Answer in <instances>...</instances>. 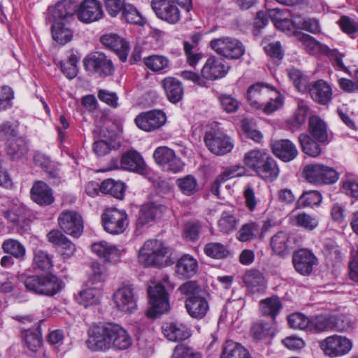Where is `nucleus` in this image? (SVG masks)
<instances>
[{"instance_id":"1","label":"nucleus","mask_w":358,"mask_h":358,"mask_svg":"<svg viewBox=\"0 0 358 358\" xmlns=\"http://www.w3.org/2000/svg\"><path fill=\"white\" fill-rule=\"evenodd\" d=\"M87 348L93 352H104L109 349L123 350L132 343L127 330L114 322H99L92 324L87 331Z\"/></svg>"},{"instance_id":"2","label":"nucleus","mask_w":358,"mask_h":358,"mask_svg":"<svg viewBox=\"0 0 358 358\" xmlns=\"http://www.w3.org/2000/svg\"><path fill=\"white\" fill-rule=\"evenodd\" d=\"M23 284L28 291L48 296H55L64 287L62 281L53 274L28 275Z\"/></svg>"},{"instance_id":"3","label":"nucleus","mask_w":358,"mask_h":358,"mask_svg":"<svg viewBox=\"0 0 358 358\" xmlns=\"http://www.w3.org/2000/svg\"><path fill=\"white\" fill-rule=\"evenodd\" d=\"M169 251L162 241L148 240L139 250L138 262L145 267L162 266Z\"/></svg>"},{"instance_id":"4","label":"nucleus","mask_w":358,"mask_h":358,"mask_svg":"<svg viewBox=\"0 0 358 358\" xmlns=\"http://www.w3.org/2000/svg\"><path fill=\"white\" fill-rule=\"evenodd\" d=\"M303 176L308 182L317 185H331L339 179V173L334 169L322 164L306 165Z\"/></svg>"},{"instance_id":"5","label":"nucleus","mask_w":358,"mask_h":358,"mask_svg":"<svg viewBox=\"0 0 358 358\" xmlns=\"http://www.w3.org/2000/svg\"><path fill=\"white\" fill-rule=\"evenodd\" d=\"M150 308L147 311L148 317L157 318L166 313L170 309L168 292L161 282L150 286L148 289Z\"/></svg>"},{"instance_id":"6","label":"nucleus","mask_w":358,"mask_h":358,"mask_svg":"<svg viewBox=\"0 0 358 358\" xmlns=\"http://www.w3.org/2000/svg\"><path fill=\"white\" fill-rule=\"evenodd\" d=\"M210 46L216 53L229 59H238L245 52L243 43L232 37L214 38Z\"/></svg>"},{"instance_id":"7","label":"nucleus","mask_w":358,"mask_h":358,"mask_svg":"<svg viewBox=\"0 0 358 358\" xmlns=\"http://www.w3.org/2000/svg\"><path fill=\"white\" fill-rule=\"evenodd\" d=\"M101 221L104 230L111 234H122L129 225L126 211L115 208L106 209L101 215Z\"/></svg>"},{"instance_id":"8","label":"nucleus","mask_w":358,"mask_h":358,"mask_svg":"<svg viewBox=\"0 0 358 358\" xmlns=\"http://www.w3.org/2000/svg\"><path fill=\"white\" fill-rule=\"evenodd\" d=\"M299 40L306 51L310 54H324L327 55L329 59L334 62V64L336 65L340 69L344 71L346 70V67L345 66L342 60L344 55L340 53L337 50L330 49L327 45L320 43L313 36L306 34H303L299 37Z\"/></svg>"},{"instance_id":"9","label":"nucleus","mask_w":358,"mask_h":358,"mask_svg":"<svg viewBox=\"0 0 358 358\" xmlns=\"http://www.w3.org/2000/svg\"><path fill=\"white\" fill-rule=\"evenodd\" d=\"M83 65L87 71L102 78L112 76L115 72L112 60L100 52H95L87 55L83 60Z\"/></svg>"},{"instance_id":"10","label":"nucleus","mask_w":358,"mask_h":358,"mask_svg":"<svg viewBox=\"0 0 358 358\" xmlns=\"http://www.w3.org/2000/svg\"><path fill=\"white\" fill-rule=\"evenodd\" d=\"M152 157L155 163L166 172L179 173L185 166L182 159L176 156L175 151L167 146L157 147Z\"/></svg>"},{"instance_id":"11","label":"nucleus","mask_w":358,"mask_h":358,"mask_svg":"<svg viewBox=\"0 0 358 358\" xmlns=\"http://www.w3.org/2000/svg\"><path fill=\"white\" fill-rule=\"evenodd\" d=\"M352 342L345 336L333 335L320 341V347L325 355L338 357L348 354L352 348Z\"/></svg>"},{"instance_id":"12","label":"nucleus","mask_w":358,"mask_h":358,"mask_svg":"<svg viewBox=\"0 0 358 358\" xmlns=\"http://www.w3.org/2000/svg\"><path fill=\"white\" fill-rule=\"evenodd\" d=\"M204 142L208 149L218 156L230 152L234 146L231 138L220 130L210 129L207 131L204 136Z\"/></svg>"},{"instance_id":"13","label":"nucleus","mask_w":358,"mask_h":358,"mask_svg":"<svg viewBox=\"0 0 358 358\" xmlns=\"http://www.w3.org/2000/svg\"><path fill=\"white\" fill-rule=\"evenodd\" d=\"M116 308L124 313H131L137 307V296L132 285H124L113 295Z\"/></svg>"},{"instance_id":"14","label":"nucleus","mask_w":358,"mask_h":358,"mask_svg":"<svg viewBox=\"0 0 358 358\" xmlns=\"http://www.w3.org/2000/svg\"><path fill=\"white\" fill-rule=\"evenodd\" d=\"M166 122V115L161 110L142 112L134 119L136 125L141 130L151 132L160 129Z\"/></svg>"},{"instance_id":"15","label":"nucleus","mask_w":358,"mask_h":358,"mask_svg":"<svg viewBox=\"0 0 358 358\" xmlns=\"http://www.w3.org/2000/svg\"><path fill=\"white\" fill-rule=\"evenodd\" d=\"M151 7L159 19L170 24H176L180 20L179 8L170 0H152Z\"/></svg>"},{"instance_id":"16","label":"nucleus","mask_w":358,"mask_h":358,"mask_svg":"<svg viewBox=\"0 0 358 358\" xmlns=\"http://www.w3.org/2000/svg\"><path fill=\"white\" fill-rule=\"evenodd\" d=\"M60 228L75 238L81 236L83 231V221L81 215L74 210H64L58 217Z\"/></svg>"},{"instance_id":"17","label":"nucleus","mask_w":358,"mask_h":358,"mask_svg":"<svg viewBox=\"0 0 358 358\" xmlns=\"http://www.w3.org/2000/svg\"><path fill=\"white\" fill-rule=\"evenodd\" d=\"M78 19L84 23H91L100 20L103 11L99 0H83L76 8Z\"/></svg>"},{"instance_id":"18","label":"nucleus","mask_w":358,"mask_h":358,"mask_svg":"<svg viewBox=\"0 0 358 358\" xmlns=\"http://www.w3.org/2000/svg\"><path fill=\"white\" fill-rule=\"evenodd\" d=\"M166 210V207L158 202L152 201L143 204L138 212L136 222V229L140 230L157 217H159Z\"/></svg>"},{"instance_id":"19","label":"nucleus","mask_w":358,"mask_h":358,"mask_svg":"<svg viewBox=\"0 0 358 358\" xmlns=\"http://www.w3.org/2000/svg\"><path fill=\"white\" fill-rule=\"evenodd\" d=\"M292 262L298 273L303 275H308L313 272V266L317 263V259L310 250L300 249L294 252Z\"/></svg>"},{"instance_id":"20","label":"nucleus","mask_w":358,"mask_h":358,"mask_svg":"<svg viewBox=\"0 0 358 358\" xmlns=\"http://www.w3.org/2000/svg\"><path fill=\"white\" fill-rule=\"evenodd\" d=\"M229 66L225 64L224 61L215 57H209L203 65L201 74L206 80H215L224 78Z\"/></svg>"},{"instance_id":"21","label":"nucleus","mask_w":358,"mask_h":358,"mask_svg":"<svg viewBox=\"0 0 358 358\" xmlns=\"http://www.w3.org/2000/svg\"><path fill=\"white\" fill-rule=\"evenodd\" d=\"M121 167L126 171L140 175L148 173L147 165L140 152L136 150H129L122 155Z\"/></svg>"},{"instance_id":"22","label":"nucleus","mask_w":358,"mask_h":358,"mask_svg":"<svg viewBox=\"0 0 358 358\" xmlns=\"http://www.w3.org/2000/svg\"><path fill=\"white\" fill-rule=\"evenodd\" d=\"M27 208L22 203H14L4 213L5 217L16 227L19 232L27 231L29 228L27 219Z\"/></svg>"},{"instance_id":"23","label":"nucleus","mask_w":358,"mask_h":358,"mask_svg":"<svg viewBox=\"0 0 358 358\" xmlns=\"http://www.w3.org/2000/svg\"><path fill=\"white\" fill-rule=\"evenodd\" d=\"M102 44L114 51L122 62H125L129 52V43L116 34H107L101 37Z\"/></svg>"},{"instance_id":"24","label":"nucleus","mask_w":358,"mask_h":358,"mask_svg":"<svg viewBox=\"0 0 358 358\" xmlns=\"http://www.w3.org/2000/svg\"><path fill=\"white\" fill-rule=\"evenodd\" d=\"M187 313L194 319L203 318L209 310V303L206 298V293L187 297L185 301Z\"/></svg>"},{"instance_id":"25","label":"nucleus","mask_w":358,"mask_h":358,"mask_svg":"<svg viewBox=\"0 0 358 358\" xmlns=\"http://www.w3.org/2000/svg\"><path fill=\"white\" fill-rule=\"evenodd\" d=\"M30 194L32 201L41 206H50L55 201L52 189L41 180L34 183Z\"/></svg>"},{"instance_id":"26","label":"nucleus","mask_w":358,"mask_h":358,"mask_svg":"<svg viewBox=\"0 0 358 358\" xmlns=\"http://www.w3.org/2000/svg\"><path fill=\"white\" fill-rule=\"evenodd\" d=\"M273 153L283 162H287L294 159L298 155L296 145L288 139H280L273 142Z\"/></svg>"},{"instance_id":"27","label":"nucleus","mask_w":358,"mask_h":358,"mask_svg":"<svg viewBox=\"0 0 358 358\" xmlns=\"http://www.w3.org/2000/svg\"><path fill=\"white\" fill-rule=\"evenodd\" d=\"M308 131L310 136L317 142L324 144L329 143L328 127L320 117L312 115L309 117Z\"/></svg>"},{"instance_id":"28","label":"nucleus","mask_w":358,"mask_h":358,"mask_svg":"<svg viewBox=\"0 0 358 358\" xmlns=\"http://www.w3.org/2000/svg\"><path fill=\"white\" fill-rule=\"evenodd\" d=\"M91 248L94 253L103 258L106 262L115 264L120 259V250L115 245L106 241L95 243L92 245Z\"/></svg>"},{"instance_id":"29","label":"nucleus","mask_w":358,"mask_h":358,"mask_svg":"<svg viewBox=\"0 0 358 358\" xmlns=\"http://www.w3.org/2000/svg\"><path fill=\"white\" fill-rule=\"evenodd\" d=\"M164 336L170 341L179 342L188 338L191 334L189 328L178 322L166 323L162 327Z\"/></svg>"},{"instance_id":"30","label":"nucleus","mask_w":358,"mask_h":358,"mask_svg":"<svg viewBox=\"0 0 358 358\" xmlns=\"http://www.w3.org/2000/svg\"><path fill=\"white\" fill-rule=\"evenodd\" d=\"M255 172L263 180L271 182L277 178L280 171L275 159L267 153Z\"/></svg>"},{"instance_id":"31","label":"nucleus","mask_w":358,"mask_h":358,"mask_svg":"<svg viewBox=\"0 0 358 358\" xmlns=\"http://www.w3.org/2000/svg\"><path fill=\"white\" fill-rule=\"evenodd\" d=\"M294 237L285 231H278L272 236L271 246L278 255H284L292 248Z\"/></svg>"},{"instance_id":"32","label":"nucleus","mask_w":358,"mask_h":358,"mask_svg":"<svg viewBox=\"0 0 358 358\" xmlns=\"http://www.w3.org/2000/svg\"><path fill=\"white\" fill-rule=\"evenodd\" d=\"M257 91H247V99L250 104L256 109L262 108L263 111L266 114H271L282 107L284 104V96L279 93V91H275L274 97H271L270 100L264 105L259 103L257 101L252 99V92Z\"/></svg>"},{"instance_id":"33","label":"nucleus","mask_w":358,"mask_h":358,"mask_svg":"<svg viewBox=\"0 0 358 358\" xmlns=\"http://www.w3.org/2000/svg\"><path fill=\"white\" fill-rule=\"evenodd\" d=\"M77 4L71 0H62L57 2L49 11L55 21L68 19L76 13Z\"/></svg>"},{"instance_id":"34","label":"nucleus","mask_w":358,"mask_h":358,"mask_svg":"<svg viewBox=\"0 0 358 358\" xmlns=\"http://www.w3.org/2000/svg\"><path fill=\"white\" fill-rule=\"evenodd\" d=\"M143 62L147 69L154 73H164L170 68V59L159 54H152L145 57Z\"/></svg>"},{"instance_id":"35","label":"nucleus","mask_w":358,"mask_h":358,"mask_svg":"<svg viewBox=\"0 0 358 358\" xmlns=\"http://www.w3.org/2000/svg\"><path fill=\"white\" fill-rule=\"evenodd\" d=\"M198 268V262L196 259L189 255H184L177 262L176 272L185 278L194 276Z\"/></svg>"},{"instance_id":"36","label":"nucleus","mask_w":358,"mask_h":358,"mask_svg":"<svg viewBox=\"0 0 358 358\" xmlns=\"http://www.w3.org/2000/svg\"><path fill=\"white\" fill-rule=\"evenodd\" d=\"M203 252L206 256L215 259H224L233 256L229 247L219 242H210L205 245Z\"/></svg>"},{"instance_id":"37","label":"nucleus","mask_w":358,"mask_h":358,"mask_svg":"<svg viewBox=\"0 0 358 358\" xmlns=\"http://www.w3.org/2000/svg\"><path fill=\"white\" fill-rule=\"evenodd\" d=\"M243 281L248 290L253 294L263 292L265 289V278L259 271L251 270L248 271L243 277Z\"/></svg>"},{"instance_id":"38","label":"nucleus","mask_w":358,"mask_h":358,"mask_svg":"<svg viewBox=\"0 0 358 358\" xmlns=\"http://www.w3.org/2000/svg\"><path fill=\"white\" fill-rule=\"evenodd\" d=\"M220 358H252V357L242 345L232 341H227L222 345Z\"/></svg>"},{"instance_id":"39","label":"nucleus","mask_w":358,"mask_h":358,"mask_svg":"<svg viewBox=\"0 0 358 358\" xmlns=\"http://www.w3.org/2000/svg\"><path fill=\"white\" fill-rule=\"evenodd\" d=\"M101 296V290L99 287L87 286L79 292L78 295L76 296V299L78 303L87 307L99 303Z\"/></svg>"},{"instance_id":"40","label":"nucleus","mask_w":358,"mask_h":358,"mask_svg":"<svg viewBox=\"0 0 358 358\" xmlns=\"http://www.w3.org/2000/svg\"><path fill=\"white\" fill-rule=\"evenodd\" d=\"M282 308L280 299L277 296L266 298L259 303V308L262 314L270 317L273 320L279 314Z\"/></svg>"},{"instance_id":"41","label":"nucleus","mask_w":358,"mask_h":358,"mask_svg":"<svg viewBox=\"0 0 358 358\" xmlns=\"http://www.w3.org/2000/svg\"><path fill=\"white\" fill-rule=\"evenodd\" d=\"M290 220L294 225L301 227L306 231H313L319 225V220L317 217L305 212L292 215Z\"/></svg>"},{"instance_id":"42","label":"nucleus","mask_w":358,"mask_h":358,"mask_svg":"<svg viewBox=\"0 0 358 358\" xmlns=\"http://www.w3.org/2000/svg\"><path fill=\"white\" fill-rule=\"evenodd\" d=\"M52 36L57 43L64 45L71 41L73 31L62 22L55 21L51 26Z\"/></svg>"},{"instance_id":"43","label":"nucleus","mask_w":358,"mask_h":358,"mask_svg":"<svg viewBox=\"0 0 358 358\" xmlns=\"http://www.w3.org/2000/svg\"><path fill=\"white\" fill-rule=\"evenodd\" d=\"M100 192L108 194L117 199H122L124 196L125 185L124 182L107 179L100 184Z\"/></svg>"},{"instance_id":"44","label":"nucleus","mask_w":358,"mask_h":358,"mask_svg":"<svg viewBox=\"0 0 358 358\" xmlns=\"http://www.w3.org/2000/svg\"><path fill=\"white\" fill-rule=\"evenodd\" d=\"M299 141L303 152L310 156L317 157L322 152L319 142L306 134H301L299 136Z\"/></svg>"},{"instance_id":"45","label":"nucleus","mask_w":358,"mask_h":358,"mask_svg":"<svg viewBox=\"0 0 358 358\" xmlns=\"http://www.w3.org/2000/svg\"><path fill=\"white\" fill-rule=\"evenodd\" d=\"M322 200V196L320 192L317 190L306 191L299 198L296 202V208H313L315 206H319Z\"/></svg>"},{"instance_id":"46","label":"nucleus","mask_w":358,"mask_h":358,"mask_svg":"<svg viewBox=\"0 0 358 358\" xmlns=\"http://www.w3.org/2000/svg\"><path fill=\"white\" fill-rule=\"evenodd\" d=\"M80 57L77 52H70L66 60L60 62L61 70L69 79L75 78L78 73V62Z\"/></svg>"},{"instance_id":"47","label":"nucleus","mask_w":358,"mask_h":358,"mask_svg":"<svg viewBox=\"0 0 358 358\" xmlns=\"http://www.w3.org/2000/svg\"><path fill=\"white\" fill-rule=\"evenodd\" d=\"M33 266L34 269L50 272L53 267L52 256L41 250H35Z\"/></svg>"},{"instance_id":"48","label":"nucleus","mask_w":358,"mask_h":358,"mask_svg":"<svg viewBox=\"0 0 358 358\" xmlns=\"http://www.w3.org/2000/svg\"><path fill=\"white\" fill-rule=\"evenodd\" d=\"M284 10L280 8H271L268 10V15L264 12H258L255 22V27L258 29L264 28L268 23V17L275 22L283 17Z\"/></svg>"},{"instance_id":"49","label":"nucleus","mask_w":358,"mask_h":358,"mask_svg":"<svg viewBox=\"0 0 358 358\" xmlns=\"http://www.w3.org/2000/svg\"><path fill=\"white\" fill-rule=\"evenodd\" d=\"M341 191L358 199V177L352 173H346L341 182Z\"/></svg>"},{"instance_id":"50","label":"nucleus","mask_w":358,"mask_h":358,"mask_svg":"<svg viewBox=\"0 0 358 358\" xmlns=\"http://www.w3.org/2000/svg\"><path fill=\"white\" fill-rule=\"evenodd\" d=\"M268 152L263 150L253 149L244 155L243 164L250 170L256 171Z\"/></svg>"},{"instance_id":"51","label":"nucleus","mask_w":358,"mask_h":358,"mask_svg":"<svg viewBox=\"0 0 358 358\" xmlns=\"http://www.w3.org/2000/svg\"><path fill=\"white\" fill-rule=\"evenodd\" d=\"M239 224V219L229 211H223L218 221L220 231L229 234L236 229Z\"/></svg>"},{"instance_id":"52","label":"nucleus","mask_w":358,"mask_h":358,"mask_svg":"<svg viewBox=\"0 0 358 358\" xmlns=\"http://www.w3.org/2000/svg\"><path fill=\"white\" fill-rule=\"evenodd\" d=\"M2 249L4 252L19 259H23L26 254L25 247L17 240L13 238L5 240L2 244Z\"/></svg>"},{"instance_id":"53","label":"nucleus","mask_w":358,"mask_h":358,"mask_svg":"<svg viewBox=\"0 0 358 358\" xmlns=\"http://www.w3.org/2000/svg\"><path fill=\"white\" fill-rule=\"evenodd\" d=\"M24 336L27 347L31 351H36L37 348L42 344L41 327L39 325L26 330Z\"/></svg>"},{"instance_id":"54","label":"nucleus","mask_w":358,"mask_h":358,"mask_svg":"<svg viewBox=\"0 0 358 358\" xmlns=\"http://www.w3.org/2000/svg\"><path fill=\"white\" fill-rule=\"evenodd\" d=\"M309 330L321 332L331 330V316L324 315H316L310 319Z\"/></svg>"},{"instance_id":"55","label":"nucleus","mask_w":358,"mask_h":358,"mask_svg":"<svg viewBox=\"0 0 358 358\" xmlns=\"http://www.w3.org/2000/svg\"><path fill=\"white\" fill-rule=\"evenodd\" d=\"M28 150L27 145L22 138H14L9 141L7 152L13 158H20L24 155Z\"/></svg>"},{"instance_id":"56","label":"nucleus","mask_w":358,"mask_h":358,"mask_svg":"<svg viewBox=\"0 0 358 358\" xmlns=\"http://www.w3.org/2000/svg\"><path fill=\"white\" fill-rule=\"evenodd\" d=\"M176 185L180 190L187 196L192 195L197 191V181L196 178L191 175L178 178L176 180Z\"/></svg>"},{"instance_id":"57","label":"nucleus","mask_w":358,"mask_h":358,"mask_svg":"<svg viewBox=\"0 0 358 358\" xmlns=\"http://www.w3.org/2000/svg\"><path fill=\"white\" fill-rule=\"evenodd\" d=\"M171 358H202V354L192 347L180 344L174 348Z\"/></svg>"},{"instance_id":"58","label":"nucleus","mask_w":358,"mask_h":358,"mask_svg":"<svg viewBox=\"0 0 358 358\" xmlns=\"http://www.w3.org/2000/svg\"><path fill=\"white\" fill-rule=\"evenodd\" d=\"M288 324L294 329L309 330L310 319L300 313H294L288 316Z\"/></svg>"},{"instance_id":"59","label":"nucleus","mask_w":358,"mask_h":358,"mask_svg":"<svg viewBox=\"0 0 358 358\" xmlns=\"http://www.w3.org/2000/svg\"><path fill=\"white\" fill-rule=\"evenodd\" d=\"M92 273L87 282L86 286L99 287L101 289L102 282L105 280V274L101 266L98 262H94L92 265Z\"/></svg>"},{"instance_id":"60","label":"nucleus","mask_w":358,"mask_h":358,"mask_svg":"<svg viewBox=\"0 0 358 358\" xmlns=\"http://www.w3.org/2000/svg\"><path fill=\"white\" fill-rule=\"evenodd\" d=\"M121 12L123 18L129 23L141 24L143 21L138 10L130 3H125Z\"/></svg>"},{"instance_id":"61","label":"nucleus","mask_w":358,"mask_h":358,"mask_svg":"<svg viewBox=\"0 0 358 358\" xmlns=\"http://www.w3.org/2000/svg\"><path fill=\"white\" fill-rule=\"evenodd\" d=\"M331 330L336 331H348L352 329V323L348 317L344 315L331 316Z\"/></svg>"},{"instance_id":"62","label":"nucleus","mask_w":358,"mask_h":358,"mask_svg":"<svg viewBox=\"0 0 358 358\" xmlns=\"http://www.w3.org/2000/svg\"><path fill=\"white\" fill-rule=\"evenodd\" d=\"M178 291L184 295L191 297L192 296L201 295L205 292L204 289L196 282L189 280L182 284L178 287Z\"/></svg>"},{"instance_id":"63","label":"nucleus","mask_w":358,"mask_h":358,"mask_svg":"<svg viewBox=\"0 0 358 358\" xmlns=\"http://www.w3.org/2000/svg\"><path fill=\"white\" fill-rule=\"evenodd\" d=\"M258 231V226L255 222L245 224L242 226L237 234V238L241 242L250 241Z\"/></svg>"},{"instance_id":"64","label":"nucleus","mask_w":358,"mask_h":358,"mask_svg":"<svg viewBox=\"0 0 358 358\" xmlns=\"http://www.w3.org/2000/svg\"><path fill=\"white\" fill-rule=\"evenodd\" d=\"M17 134L16 124L10 122H6L0 124V141H10L17 137Z\"/></svg>"}]
</instances>
